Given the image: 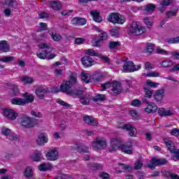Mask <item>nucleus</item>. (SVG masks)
Listing matches in <instances>:
<instances>
[{"instance_id": "16", "label": "nucleus", "mask_w": 179, "mask_h": 179, "mask_svg": "<svg viewBox=\"0 0 179 179\" xmlns=\"http://www.w3.org/2000/svg\"><path fill=\"white\" fill-rule=\"evenodd\" d=\"M111 91L113 92V96H118L122 92V87L120 81H113Z\"/></svg>"}, {"instance_id": "2", "label": "nucleus", "mask_w": 179, "mask_h": 179, "mask_svg": "<svg viewBox=\"0 0 179 179\" xmlns=\"http://www.w3.org/2000/svg\"><path fill=\"white\" fill-rule=\"evenodd\" d=\"M108 22L113 24H124L125 23V17L120 13H110L107 17Z\"/></svg>"}, {"instance_id": "46", "label": "nucleus", "mask_w": 179, "mask_h": 179, "mask_svg": "<svg viewBox=\"0 0 179 179\" xmlns=\"http://www.w3.org/2000/svg\"><path fill=\"white\" fill-rule=\"evenodd\" d=\"M174 11H169L166 13V17L169 19V17H172L173 16H177V13L178 12V8H176Z\"/></svg>"}, {"instance_id": "31", "label": "nucleus", "mask_w": 179, "mask_h": 179, "mask_svg": "<svg viewBox=\"0 0 179 179\" xmlns=\"http://www.w3.org/2000/svg\"><path fill=\"white\" fill-rule=\"evenodd\" d=\"M156 10V4L148 3L144 6V12L147 13H153Z\"/></svg>"}, {"instance_id": "33", "label": "nucleus", "mask_w": 179, "mask_h": 179, "mask_svg": "<svg viewBox=\"0 0 179 179\" xmlns=\"http://www.w3.org/2000/svg\"><path fill=\"white\" fill-rule=\"evenodd\" d=\"M143 90L145 93V97L146 99H152V95L154 94L153 90L148 86H144Z\"/></svg>"}, {"instance_id": "3", "label": "nucleus", "mask_w": 179, "mask_h": 179, "mask_svg": "<svg viewBox=\"0 0 179 179\" xmlns=\"http://www.w3.org/2000/svg\"><path fill=\"white\" fill-rule=\"evenodd\" d=\"M143 33H146L145 27L139 26L136 22L131 23L129 28V34H131V36H141V34H143Z\"/></svg>"}, {"instance_id": "47", "label": "nucleus", "mask_w": 179, "mask_h": 179, "mask_svg": "<svg viewBox=\"0 0 179 179\" xmlns=\"http://www.w3.org/2000/svg\"><path fill=\"white\" fill-rule=\"evenodd\" d=\"M146 83H147V85L145 86H148V87H150H150H157V86H159V83L152 82L150 80H148L146 81Z\"/></svg>"}, {"instance_id": "37", "label": "nucleus", "mask_w": 179, "mask_h": 179, "mask_svg": "<svg viewBox=\"0 0 179 179\" xmlns=\"http://www.w3.org/2000/svg\"><path fill=\"white\" fill-rule=\"evenodd\" d=\"M11 102L15 106H26L24 103V100L22 98H14L11 100Z\"/></svg>"}, {"instance_id": "27", "label": "nucleus", "mask_w": 179, "mask_h": 179, "mask_svg": "<svg viewBox=\"0 0 179 179\" xmlns=\"http://www.w3.org/2000/svg\"><path fill=\"white\" fill-rule=\"evenodd\" d=\"M47 93H48V90L43 87H39L36 90V94L41 100H44V96H45Z\"/></svg>"}, {"instance_id": "28", "label": "nucleus", "mask_w": 179, "mask_h": 179, "mask_svg": "<svg viewBox=\"0 0 179 179\" xmlns=\"http://www.w3.org/2000/svg\"><path fill=\"white\" fill-rule=\"evenodd\" d=\"M121 128L122 129H126V131H128L129 136H135V131H136V128L134 127V126L127 124H124Z\"/></svg>"}, {"instance_id": "54", "label": "nucleus", "mask_w": 179, "mask_h": 179, "mask_svg": "<svg viewBox=\"0 0 179 179\" xmlns=\"http://www.w3.org/2000/svg\"><path fill=\"white\" fill-rule=\"evenodd\" d=\"M5 5L8 8H15V0H4Z\"/></svg>"}, {"instance_id": "62", "label": "nucleus", "mask_w": 179, "mask_h": 179, "mask_svg": "<svg viewBox=\"0 0 179 179\" xmlns=\"http://www.w3.org/2000/svg\"><path fill=\"white\" fill-rule=\"evenodd\" d=\"M31 115H32L33 117H36V118H41V117H43V115L41 114V112H37L35 110H31Z\"/></svg>"}, {"instance_id": "42", "label": "nucleus", "mask_w": 179, "mask_h": 179, "mask_svg": "<svg viewBox=\"0 0 179 179\" xmlns=\"http://www.w3.org/2000/svg\"><path fill=\"white\" fill-rule=\"evenodd\" d=\"M166 43H168V44H177V43H179V36L176 38H167L165 39Z\"/></svg>"}, {"instance_id": "64", "label": "nucleus", "mask_w": 179, "mask_h": 179, "mask_svg": "<svg viewBox=\"0 0 179 179\" xmlns=\"http://www.w3.org/2000/svg\"><path fill=\"white\" fill-rule=\"evenodd\" d=\"M171 135L173 136H179V129L174 128L171 131Z\"/></svg>"}, {"instance_id": "23", "label": "nucleus", "mask_w": 179, "mask_h": 179, "mask_svg": "<svg viewBox=\"0 0 179 179\" xmlns=\"http://www.w3.org/2000/svg\"><path fill=\"white\" fill-rule=\"evenodd\" d=\"M158 114L161 117H171L174 115V113L170 110H166L164 108H159L157 109Z\"/></svg>"}, {"instance_id": "58", "label": "nucleus", "mask_w": 179, "mask_h": 179, "mask_svg": "<svg viewBox=\"0 0 179 179\" xmlns=\"http://www.w3.org/2000/svg\"><path fill=\"white\" fill-rule=\"evenodd\" d=\"M50 17V14L45 12H41L38 14V19H48Z\"/></svg>"}, {"instance_id": "51", "label": "nucleus", "mask_w": 179, "mask_h": 179, "mask_svg": "<svg viewBox=\"0 0 179 179\" xmlns=\"http://www.w3.org/2000/svg\"><path fill=\"white\" fill-rule=\"evenodd\" d=\"M74 39V44H77L78 45H80V44H83L85 43V39L83 38H73Z\"/></svg>"}, {"instance_id": "55", "label": "nucleus", "mask_w": 179, "mask_h": 179, "mask_svg": "<svg viewBox=\"0 0 179 179\" xmlns=\"http://www.w3.org/2000/svg\"><path fill=\"white\" fill-rule=\"evenodd\" d=\"M57 104H59L60 106H62L63 107H67V108H69L71 107V105L65 101H64L62 99H58L57 101Z\"/></svg>"}, {"instance_id": "25", "label": "nucleus", "mask_w": 179, "mask_h": 179, "mask_svg": "<svg viewBox=\"0 0 179 179\" xmlns=\"http://www.w3.org/2000/svg\"><path fill=\"white\" fill-rule=\"evenodd\" d=\"M87 166L90 170H92V171H97L99 170L101 171L104 168L103 164L97 163H90L87 164Z\"/></svg>"}, {"instance_id": "63", "label": "nucleus", "mask_w": 179, "mask_h": 179, "mask_svg": "<svg viewBox=\"0 0 179 179\" xmlns=\"http://www.w3.org/2000/svg\"><path fill=\"white\" fill-rule=\"evenodd\" d=\"M160 5L161 6H170L171 5V0H163Z\"/></svg>"}, {"instance_id": "57", "label": "nucleus", "mask_w": 179, "mask_h": 179, "mask_svg": "<svg viewBox=\"0 0 179 179\" xmlns=\"http://www.w3.org/2000/svg\"><path fill=\"white\" fill-rule=\"evenodd\" d=\"M15 59V57L10 56V57H5L3 58H1L0 61L1 62H10V61H13Z\"/></svg>"}, {"instance_id": "48", "label": "nucleus", "mask_w": 179, "mask_h": 179, "mask_svg": "<svg viewBox=\"0 0 179 179\" xmlns=\"http://www.w3.org/2000/svg\"><path fill=\"white\" fill-rule=\"evenodd\" d=\"M34 40H36L38 43L40 42L41 38H45L47 37V35L45 34H42L41 35H36L35 34H33Z\"/></svg>"}, {"instance_id": "38", "label": "nucleus", "mask_w": 179, "mask_h": 179, "mask_svg": "<svg viewBox=\"0 0 179 179\" xmlns=\"http://www.w3.org/2000/svg\"><path fill=\"white\" fill-rule=\"evenodd\" d=\"M81 79L85 83H92V76L89 77V75L85 72L81 73Z\"/></svg>"}, {"instance_id": "19", "label": "nucleus", "mask_w": 179, "mask_h": 179, "mask_svg": "<svg viewBox=\"0 0 179 179\" xmlns=\"http://www.w3.org/2000/svg\"><path fill=\"white\" fill-rule=\"evenodd\" d=\"M153 97L156 103H162L163 98L164 97V90H159L156 91L153 94Z\"/></svg>"}, {"instance_id": "21", "label": "nucleus", "mask_w": 179, "mask_h": 179, "mask_svg": "<svg viewBox=\"0 0 179 179\" xmlns=\"http://www.w3.org/2000/svg\"><path fill=\"white\" fill-rule=\"evenodd\" d=\"M90 14L92 16L94 22H96V23H101V22H103V17L100 16V12H99V10H91Z\"/></svg>"}, {"instance_id": "44", "label": "nucleus", "mask_w": 179, "mask_h": 179, "mask_svg": "<svg viewBox=\"0 0 179 179\" xmlns=\"http://www.w3.org/2000/svg\"><path fill=\"white\" fill-rule=\"evenodd\" d=\"M50 35L54 41H61V40H62V36L58 34L50 32Z\"/></svg>"}, {"instance_id": "36", "label": "nucleus", "mask_w": 179, "mask_h": 179, "mask_svg": "<svg viewBox=\"0 0 179 179\" xmlns=\"http://www.w3.org/2000/svg\"><path fill=\"white\" fill-rule=\"evenodd\" d=\"M10 94L13 96H17V94H19V89L17 88V86L13 84H10Z\"/></svg>"}, {"instance_id": "6", "label": "nucleus", "mask_w": 179, "mask_h": 179, "mask_svg": "<svg viewBox=\"0 0 179 179\" xmlns=\"http://www.w3.org/2000/svg\"><path fill=\"white\" fill-rule=\"evenodd\" d=\"M20 125L23 127V128H33L37 125V122L30 117L23 116L20 118Z\"/></svg>"}, {"instance_id": "8", "label": "nucleus", "mask_w": 179, "mask_h": 179, "mask_svg": "<svg viewBox=\"0 0 179 179\" xmlns=\"http://www.w3.org/2000/svg\"><path fill=\"white\" fill-rule=\"evenodd\" d=\"M107 148V141L101 140L99 137L94 138L92 142V148L94 150H102V149H106Z\"/></svg>"}, {"instance_id": "59", "label": "nucleus", "mask_w": 179, "mask_h": 179, "mask_svg": "<svg viewBox=\"0 0 179 179\" xmlns=\"http://www.w3.org/2000/svg\"><path fill=\"white\" fill-rule=\"evenodd\" d=\"M113 87V82H106L105 83L101 84V87L106 90V89H110V87Z\"/></svg>"}, {"instance_id": "29", "label": "nucleus", "mask_w": 179, "mask_h": 179, "mask_svg": "<svg viewBox=\"0 0 179 179\" xmlns=\"http://www.w3.org/2000/svg\"><path fill=\"white\" fill-rule=\"evenodd\" d=\"M50 8L53 10L58 12L62 9V4L57 1H52L50 2Z\"/></svg>"}, {"instance_id": "4", "label": "nucleus", "mask_w": 179, "mask_h": 179, "mask_svg": "<svg viewBox=\"0 0 179 179\" xmlns=\"http://www.w3.org/2000/svg\"><path fill=\"white\" fill-rule=\"evenodd\" d=\"M38 47L40 50H37L36 55L41 59H45L48 54L54 50L50 45H39Z\"/></svg>"}, {"instance_id": "5", "label": "nucleus", "mask_w": 179, "mask_h": 179, "mask_svg": "<svg viewBox=\"0 0 179 179\" xmlns=\"http://www.w3.org/2000/svg\"><path fill=\"white\" fill-rule=\"evenodd\" d=\"M164 142L167 148V150H169L170 153H173L174 157H176L177 160H179V149L177 150L173 141L169 138H164Z\"/></svg>"}, {"instance_id": "18", "label": "nucleus", "mask_w": 179, "mask_h": 179, "mask_svg": "<svg viewBox=\"0 0 179 179\" xmlns=\"http://www.w3.org/2000/svg\"><path fill=\"white\" fill-rule=\"evenodd\" d=\"M48 142V137L45 134V133H40L38 135V138L36 139V143L37 145L40 146H43L45 143H47Z\"/></svg>"}, {"instance_id": "22", "label": "nucleus", "mask_w": 179, "mask_h": 179, "mask_svg": "<svg viewBox=\"0 0 179 179\" xmlns=\"http://www.w3.org/2000/svg\"><path fill=\"white\" fill-rule=\"evenodd\" d=\"M158 108H159L157 107L156 103L153 102H150L148 104V107L145 108V113H148V114H152V113H157Z\"/></svg>"}, {"instance_id": "61", "label": "nucleus", "mask_w": 179, "mask_h": 179, "mask_svg": "<svg viewBox=\"0 0 179 179\" xmlns=\"http://www.w3.org/2000/svg\"><path fill=\"white\" fill-rule=\"evenodd\" d=\"M40 159H41V157L40 156V152H38V151H36L35 154L33 156V160L34 162H40Z\"/></svg>"}, {"instance_id": "12", "label": "nucleus", "mask_w": 179, "mask_h": 179, "mask_svg": "<svg viewBox=\"0 0 179 179\" xmlns=\"http://www.w3.org/2000/svg\"><path fill=\"white\" fill-rule=\"evenodd\" d=\"M3 114L10 121H15L19 117V114L13 109L4 108L3 109Z\"/></svg>"}, {"instance_id": "50", "label": "nucleus", "mask_w": 179, "mask_h": 179, "mask_svg": "<svg viewBox=\"0 0 179 179\" xmlns=\"http://www.w3.org/2000/svg\"><path fill=\"white\" fill-rule=\"evenodd\" d=\"M143 22L146 24L148 29H151L152 26H153V22H150L148 17L143 19Z\"/></svg>"}, {"instance_id": "30", "label": "nucleus", "mask_w": 179, "mask_h": 179, "mask_svg": "<svg viewBox=\"0 0 179 179\" xmlns=\"http://www.w3.org/2000/svg\"><path fill=\"white\" fill-rule=\"evenodd\" d=\"M120 150H122V152H123V153H125V155H132V152H134L131 145L122 144Z\"/></svg>"}, {"instance_id": "20", "label": "nucleus", "mask_w": 179, "mask_h": 179, "mask_svg": "<svg viewBox=\"0 0 179 179\" xmlns=\"http://www.w3.org/2000/svg\"><path fill=\"white\" fill-rule=\"evenodd\" d=\"M83 121L85 122V124H87L88 125H92L93 127H96L99 124L97 119L90 115H86L84 117Z\"/></svg>"}, {"instance_id": "13", "label": "nucleus", "mask_w": 179, "mask_h": 179, "mask_svg": "<svg viewBox=\"0 0 179 179\" xmlns=\"http://www.w3.org/2000/svg\"><path fill=\"white\" fill-rule=\"evenodd\" d=\"M104 75L101 72L95 71L91 75V83H100L103 80Z\"/></svg>"}, {"instance_id": "1", "label": "nucleus", "mask_w": 179, "mask_h": 179, "mask_svg": "<svg viewBox=\"0 0 179 179\" xmlns=\"http://www.w3.org/2000/svg\"><path fill=\"white\" fill-rule=\"evenodd\" d=\"M78 83V78L73 76V73L70 75V80H66L65 83H62L60 85V92L62 93H66L69 96H76L78 99H80L83 96V90L80 89H76L73 91L71 90L73 86H75Z\"/></svg>"}, {"instance_id": "60", "label": "nucleus", "mask_w": 179, "mask_h": 179, "mask_svg": "<svg viewBox=\"0 0 179 179\" xmlns=\"http://www.w3.org/2000/svg\"><path fill=\"white\" fill-rule=\"evenodd\" d=\"M1 134L2 135H4L5 136H8V135L10 134V129L6 127H3L1 129Z\"/></svg>"}, {"instance_id": "35", "label": "nucleus", "mask_w": 179, "mask_h": 179, "mask_svg": "<svg viewBox=\"0 0 179 179\" xmlns=\"http://www.w3.org/2000/svg\"><path fill=\"white\" fill-rule=\"evenodd\" d=\"M33 176H34L33 168H31V166H27L24 171V177H26V178H31Z\"/></svg>"}, {"instance_id": "40", "label": "nucleus", "mask_w": 179, "mask_h": 179, "mask_svg": "<svg viewBox=\"0 0 179 179\" xmlns=\"http://www.w3.org/2000/svg\"><path fill=\"white\" fill-rule=\"evenodd\" d=\"M21 82H22V83H25L26 85H30L34 82V80L31 77L25 76L21 78Z\"/></svg>"}, {"instance_id": "11", "label": "nucleus", "mask_w": 179, "mask_h": 179, "mask_svg": "<svg viewBox=\"0 0 179 179\" xmlns=\"http://www.w3.org/2000/svg\"><path fill=\"white\" fill-rule=\"evenodd\" d=\"M80 61L85 68H90V66H93V65H96L97 63L96 60L87 55L83 56Z\"/></svg>"}, {"instance_id": "10", "label": "nucleus", "mask_w": 179, "mask_h": 179, "mask_svg": "<svg viewBox=\"0 0 179 179\" xmlns=\"http://www.w3.org/2000/svg\"><path fill=\"white\" fill-rule=\"evenodd\" d=\"M71 152L74 153H89V147L82 143H76L71 146Z\"/></svg>"}, {"instance_id": "17", "label": "nucleus", "mask_w": 179, "mask_h": 179, "mask_svg": "<svg viewBox=\"0 0 179 179\" xmlns=\"http://www.w3.org/2000/svg\"><path fill=\"white\" fill-rule=\"evenodd\" d=\"M46 157L48 160H50V162H55V160H58L59 155H58V151L56 149H52L47 152Z\"/></svg>"}, {"instance_id": "26", "label": "nucleus", "mask_w": 179, "mask_h": 179, "mask_svg": "<svg viewBox=\"0 0 179 179\" xmlns=\"http://www.w3.org/2000/svg\"><path fill=\"white\" fill-rule=\"evenodd\" d=\"M117 166H119L116 168V173L117 174H120L121 173H125V171H128V170L131 169V166L122 163L117 164Z\"/></svg>"}, {"instance_id": "45", "label": "nucleus", "mask_w": 179, "mask_h": 179, "mask_svg": "<svg viewBox=\"0 0 179 179\" xmlns=\"http://www.w3.org/2000/svg\"><path fill=\"white\" fill-rule=\"evenodd\" d=\"M110 34L112 37H118L120 36V27H114L110 31Z\"/></svg>"}, {"instance_id": "34", "label": "nucleus", "mask_w": 179, "mask_h": 179, "mask_svg": "<svg viewBox=\"0 0 179 179\" xmlns=\"http://www.w3.org/2000/svg\"><path fill=\"white\" fill-rule=\"evenodd\" d=\"M52 169V165L51 164H41L38 166L39 171H48Z\"/></svg>"}, {"instance_id": "39", "label": "nucleus", "mask_w": 179, "mask_h": 179, "mask_svg": "<svg viewBox=\"0 0 179 179\" xmlns=\"http://www.w3.org/2000/svg\"><path fill=\"white\" fill-rule=\"evenodd\" d=\"M92 100L95 103H97L99 101H104V100H106V95L97 94L95 96L93 97Z\"/></svg>"}, {"instance_id": "15", "label": "nucleus", "mask_w": 179, "mask_h": 179, "mask_svg": "<svg viewBox=\"0 0 179 179\" xmlns=\"http://www.w3.org/2000/svg\"><path fill=\"white\" fill-rule=\"evenodd\" d=\"M73 26H85L87 23V20L84 17H75L71 21Z\"/></svg>"}, {"instance_id": "14", "label": "nucleus", "mask_w": 179, "mask_h": 179, "mask_svg": "<svg viewBox=\"0 0 179 179\" xmlns=\"http://www.w3.org/2000/svg\"><path fill=\"white\" fill-rule=\"evenodd\" d=\"M122 146V142L119 141L117 138H112L110 140V149L109 152H113V150H118V149H121Z\"/></svg>"}, {"instance_id": "52", "label": "nucleus", "mask_w": 179, "mask_h": 179, "mask_svg": "<svg viewBox=\"0 0 179 179\" xmlns=\"http://www.w3.org/2000/svg\"><path fill=\"white\" fill-rule=\"evenodd\" d=\"M10 51V46L0 45V52H9Z\"/></svg>"}, {"instance_id": "7", "label": "nucleus", "mask_w": 179, "mask_h": 179, "mask_svg": "<svg viewBox=\"0 0 179 179\" xmlns=\"http://www.w3.org/2000/svg\"><path fill=\"white\" fill-rule=\"evenodd\" d=\"M142 68V64H138L135 65L134 62H127L123 65V69L124 72L131 73V72H136V71H139Z\"/></svg>"}, {"instance_id": "49", "label": "nucleus", "mask_w": 179, "mask_h": 179, "mask_svg": "<svg viewBox=\"0 0 179 179\" xmlns=\"http://www.w3.org/2000/svg\"><path fill=\"white\" fill-rule=\"evenodd\" d=\"M98 58H99V59H101V61H103V62H105V64H108V62H110V58L108 57L104 56L100 53L98 55Z\"/></svg>"}, {"instance_id": "9", "label": "nucleus", "mask_w": 179, "mask_h": 179, "mask_svg": "<svg viewBox=\"0 0 179 179\" xmlns=\"http://www.w3.org/2000/svg\"><path fill=\"white\" fill-rule=\"evenodd\" d=\"M166 163H168V161L166 158L156 159L153 157L151 159L150 164L148 165V167L151 169V170H155L157 166H165Z\"/></svg>"}, {"instance_id": "24", "label": "nucleus", "mask_w": 179, "mask_h": 179, "mask_svg": "<svg viewBox=\"0 0 179 179\" xmlns=\"http://www.w3.org/2000/svg\"><path fill=\"white\" fill-rule=\"evenodd\" d=\"M107 33H102L100 36H94V45H99V44H101L104 40H107Z\"/></svg>"}, {"instance_id": "43", "label": "nucleus", "mask_w": 179, "mask_h": 179, "mask_svg": "<svg viewBox=\"0 0 179 179\" xmlns=\"http://www.w3.org/2000/svg\"><path fill=\"white\" fill-rule=\"evenodd\" d=\"M86 55H89V57H99V52H96L93 49H88L85 50Z\"/></svg>"}, {"instance_id": "53", "label": "nucleus", "mask_w": 179, "mask_h": 179, "mask_svg": "<svg viewBox=\"0 0 179 179\" xmlns=\"http://www.w3.org/2000/svg\"><path fill=\"white\" fill-rule=\"evenodd\" d=\"M141 104L142 102L139 99H134L131 102V106H132V107H139Z\"/></svg>"}, {"instance_id": "41", "label": "nucleus", "mask_w": 179, "mask_h": 179, "mask_svg": "<svg viewBox=\"0 0 179 179\" xmlns=\"http://www.w3.org/2000/svg\"><path fill=\"white\" fill-rule=\"evenodd\" d=\"M161 65L163 68H170L173 65V63L171 59H166L162 62Z\"/></svg>"}, {"instance_id": "32", "label": "nucleus", "mask_w": 179, "mask_h": 179, "mask_svg": "<svg viewBox=\"0 0 179 179\" xmlns=\"http://www.w3.org/2000/svg\"><path fill=\"white\" fill-rule=\"evenodd\" d=\"M23 97H24V102L25 105L34 101V96H33V94H29L28 92L24 93Z\"/></svg>"}, {"instance_id": "56", "label": "nucleus", "mask_w": 179, "mask_h": 179, "mask_svg": "<svg viewBox=\"0 0 179 179\" xmlns=\"http://www.w3.org/2000/svg\"><path fill=\"white\" fill-rule=\"evenodd\" d=\"M143 166V164L142 163V161L141 159L138 160L135 164H134V169L136 170H141L142 169V166Z\"/></svg>"}]
</instances>
